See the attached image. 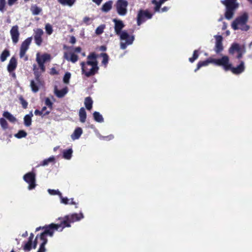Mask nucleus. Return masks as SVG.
<instances>
[{
  "label": "nucleus",
  "mask_w": 252,
  "mask_h": 252,
  "mask_svg": "<svg viewBox=\"0 0 252 252\" xmlns=\"http://www.w3.org/2000/svg\"><path fill=\"white\" fill-rule=\"evenodd\" d=\"M215 37L216 40L215 51L216 53H219L223 50V46L222 44V37L221 35H215Z\"/></svg>",
  "instance_id": "obj_15"
},
{
  "label": "nucleus",
  "mask_w": 252,
  "mask_h": 252,
  "mask_svg": "<svg viewBox=\"0 0 252 252\" xmlns=\"http://www.w3.org/2000/svg\"><path fill=\"white\" fill-rule=\"evenodd\" d=\"M240 50V47L239 44L235 43L233 44L229 50V53L234 54L235 52H239Z\"/></svg>",
  "instance_id": "obj_29"
},
{
  "label": "nucleus",
  "mask_w": 252,
  "mask_h": 252,
  "mask_svg": "<svg viewBox=\"0 0 252 252\" xmlns=\"http://www.w3.org/2000/svg\"><path fill=\"white\" fill-rule=\"evenodd\" d=\"M211 62L217 65L222 66L225 71L229 70L231 68V63L229 62V58L226 56H223L220 59H213Z\"/></svg>",
  "instance_id": "obj_6"
},
{
  "label": "nucleus",
  "mask_w": 252,
  "mask_h": 252,
  "mask_svg": "<svg viewBox=\"0 0 252 252\" xmlns=\"http://www.w3.org/2000/svg\"><path fill=\"white\" fill-rule=\"evenodd\" d=\"M68 49L69 50L68 51L64 53L63 58L67 61L75 63L78 60V57L75 53H80L82 49L80 47L75 48L69 47Z\"/></svg>",
  "instance_id": "obj_5"
},
{
  "label": "nucleus",
  "mask_w": 252,
  "mask_h": 252,
  "mask_svg": "<svg viewBox=\"0 0 252 252\" xmlns=\"http://www.w3.org/2000/svg\"><path fill=\"white\" fill-rule=\"evenodd\" d=\"M55 161V157L54 156H52L47 159H44L42 163L41 164L43 166H45L48 165L50 162H53Z\"/></svg>",
  "instance_id": "obj_37"
},
{
  "label": "nucleus",
  "mask_w": 252,
  "mask_h": 252,
  "mask_svg": "<svg viewBox=\"0 0 252 252\" xmlns=\"http://www.w3.org/2000/svg\"><path fill=\"white\" fill-rule=\"evenodd\" d=\"M63 223L60 224H56L55 223H51L48 225H46L42 227H39L36 229V231H38L40 229H44V231L40 233L39 235H37L34 241V245L32 247L33 248H35L37 244L39 245V249L37 252H45L46 249L45 245L47 242V239L46 235H49L50 237H52L56 230H58V229L62 227Z\"/></svg>",
  "instance_id": "obj_1"
},
{
  "label": "nucleus",
  "mask_w": 252,
  "mask_h": 252,
  "mask_svg": "<svg viewBox=\"0 0 252 252\" xmlns=\"http://www.w3.org/2000/svg\"><path fill=\"white\" fill-rule=\"evenodd\" d=\"M26 136L27 133L23 130L19 131L18 133L14 134V137L18 139L25 137Z\"/></svg>",
  "instance_id": "obj_36"
},
{
  "label": "nucleus",
  "mask_w": 252,
  "mask_h": 252,
  "mask_svg": "<svg viewBox=\"0 0 252 252\" xmlns=\"http://www.w3.org/2000/svg\"><path fill=\"white\" fill-rule=\"evenodd\" d=\"M10 55L9 52L7 50H4L0 55V61L2 62L5 61L8 57Z\"/></svg>",
  "instance_id": "obj_32"
},
{
  "label": "nucleus",
  "mask_w": 252,
  "mask_h": 252,
  "mask_svg": "<svg viewBox=\"0 0 252 252\" xmlns=\"http://www.w3.org/2000/svg\"><path fill=\"white\" fill-rule=\"evenodd\" d=\"M58 1L62 5H67L69 6H72L75 3L76 0H58Z\"/></svg>",
  "instance_id": "obj_30"
},
{
  "label": "nucleus",
  "mask_w": 252,
  "mask_h": 252,
  "mask_svg": "<svg viewBox=\"0 0 252 252\" xmlns=\"http://www.w3.org/2000/svg\"><path fill=\"white\" fill-rule=\"evenodd\" d=\"M45 30L48 35H51L53 32L52 26L49 24H47L45 26Z\"/></svg>",
  "instance_id": "obj_43"
},
{
  "label": "nucleus",
  "mask_w": 252,
  "mask_h": 252,
  "mask_svg": "<svg viewBox=\"0 0 252 252\" xmlns=\"http://www.w3.org/2000/svg\"><path fill=\"white\" fill-rule=\"evenodd\" d=\"M5 3V0H0V11H4Z\"/></svg>",
  "instance_id": "obj_48"
},
{
  "label": "nucleus",
  "mask_w": 252,
  "mask_h": 252,
  "mask_svg": "<svg viewBox=\"0 0 252 252\" xmlns=\"http://www.w3.org/2000/svg\"><path fill=\"white\" fill-rule=\"evenodd\" d=\"M167 0H160L159 1H161V3H164L165 1H167Z\"/></svg>",
  "instance_id": "obj_63"
},
{
  "label": "nucleus",
  "mask_w": 252,
  "mask_h": 252,
  "mask_svg": "<svg viewBox=\"0 0 252 252\" xmlns=\"http://www.w3.org/2000/svg\"><path fill=\"white\" fill-rule=\"evenodd\" d=\"M16 67L17 61L14 57H12L7 65V70L9 72L11 73L16 69Z\"/></svg>",
  "instance_id": "obj_17"
},
{
  "label": "nucleus",
  "mask_w": 252,
  "mask_h": 252,
  "mask_svg": "<svg viewBox=\"0 0 252 252\" xmlns=\"http://www.w3.org/2000/svg\"><path fill=\"white\" fill-rule=\"evenodd\" d=\"M32 247V234H30L28 242L25 244L24 247L25 251H30Z\"/></svg>",
  "instance_id": "obj_33"
},
{
  "label": "nucleus",
  "mask_w": 252,
  "mask_h": 252,
  "mask_svg": "<svg viewBox=\"0 0 252 252\" xmlns=\"http://www.w3.org/2000/svg\"><path fill=\"white\" fill-rule=\"evenodd\" d=\"M76 38L74 36H72L71 37H70V42L71 43V44H75V42H76Z\"/></svg>",
  "instance_id": "obj_50"
},
{
  "label": "nucleus",
  "mask_w": 252,
  "mask_h": 252,
  "mask_svg": "<svg viewBox=\"0 0 252 252\" xmlns=\"http://www.w3.org/2000/svg\"><path fill=\"white\" fill-rule=\"evenodd\" d=\"M245 66L244 63L243 62H241L240 65H239L236 67H233L232 66V64H231V68H230V70L232 71V72L235 74H238L244 71Z\"/></svg>",
  "instance_id": "obj_16"
},
{
  "label": "nucleus",
  "mask_w": 252,
  "mask_h": 252,
  "mask_svg": "<svg viewBox=\"0 0 252 252\" xmlns=\"http://www.w3.org/2000/svg\"><path fill=\"white\" fill-rule=\"evenodd\" d=\"M18 30V27L17 26H15L11 28L10 31L12 42L14 44L17 43L19 41L20 33Z\"/></svg>",
  "instance_id": "obj_12"
},
{
  "label": "nucleus",
  "mask_w": 252,
  "mask_h": 252,
  "mask_svg": "<svg viewBox=\"0 0 252 252\" xmlns=\"http://www.w3.org/2000/svg\"><path fill=\"white\" fill-rule=\"evenodd\" d=\"M221 2L226 6V8L235 10L239 6L237 0H222Z\"/></svg>",
  "instance_id": "obj_13"
},
{
  "label": "nucleus",
  "mask_w": 252,
  "mask_h": 252,
  "mask_svg": "<svg viewBox=\"0 0 252 252\" xmlns=\"http://www.w3.org/2000/svg\"><path fill=\"white\" fill-rule=\"evenodd\" d=\"M34 41L36 44L38 46H40L42 42V35L43 34V32L41 29H37L34 32Z\"/></svg>",
  "instance_id": "obj_14"
},
{
  "label": "nucleus",
  "mask_w": 252,
  "mask_h": 252,
  "mask_svg": "<svg viewBox=\"0 0 252 252\" xmlns=\"http://www.w3.org/2000/svg\"><path fill=\"white\" fill-rule=\"evenodd\" d=\"M101 49L102 50H105L106 49V48H105V47H104V46H101Z\"/></svg>",
  "instance_id": "obj_62"
},
{
  "label": "nucleus",
  "mask_w": 252,
  "mask_h": 252,
  "mask_svg": "<svg viewBox=\"0 0 252 252\" xmlns=\"http://www.w3.org/2000/svg\"><path fill=\"white\" fill-rule=\"evenodd\" d=\"M71 74L69 72H67L65 74L63 77V82L64 83L67 84L69 82V80L70 78Z\"/></svg>",
  "instance_id": "obj_45"
},
{
  "label": "nucleus",
  "mask_w": 252,
  "mask_h": 252,
  "mask_svg": "<svg viewBox=\"0 0 252 252\" xmlns=\"http://www.w3.org/2000/svg\"><path fill=\"white\" fill-rule=\"evenodd\" d=\"M90 20V18L88 17H85L83 19V21L85 23H87Z\"/></svg>",
  "instance_id": "obj_55"
},
{
  "label": "nucleus",
  "mask_w": 252,
  "mask_h": 252,
  "mask_svg": "<svg viewBox=\"0 0 252 252\" xmlns=\"http://www.w3.org/2000/svg\"><path fill=\"white\" fill-rule=\"evenodd\" d=\"M151 19L152 17V14L150 13L147 10H140L137 15V24H140L145 21L144 18Z\"/></svg>",
  "instance_id": "obj_11"
},
{
  "label": "nucleus",
  "mask_w": 252,
  "mask_h": 252,
  "mask_svg": "<svg viewBox=\"0 0 252 252\" xmlns=\"http://www.w3.org/2000/svg\"><path fill=\"white\" fill-rule=\"evenodd\" d=\"M31 42V38H28L25 40L21 45L20 57L21 58H23L25 61H27L28 59L27 57L25 56V53L29 48Z\"/></svg>",
  "instance_id": "obj_10"
},
{
  "label": "nucleus",
  "mask_w": 252,
  "mask_h": 252,
  "mask_svg": "<svg viewBox=\"0 0 252 252\" xmlns=\"http://www.w3.org/2000/svg\"><path fill=\"white\" fill-rule=\"evenodd\" d=\"M79 116L80 122L82 123H84L86 121L87 116L86 112L84 108L82 107L80 108L79 112Z\"/></svg>",
  "instance_id": "obj_23"
},
{
  "label": "nucleus",
  "mask_w": 252,
  "mask_h": 252,
  "mask_svg": "<svg viewBox=\"0 0 252 252\" xmlns=\"http://www.w3.org/2000/svg\"><path fill=\"white\" fill-rule=\"evenodd\" d=\"M17 0H8V3L10 6L12 5Z\"/></svg>",
  "instance_id": "obj_54"
},
{
  "label": "nucleus",
  "mask_w": 252,
  "mask_h": 252,
  "mask_svg": "<svg viewBox=\"0 0 252 252\" xmlns=\"http://www.w3.org/2000/svg\"><path fill=\"white\" fill-rule=\"evenodd\" d=\"M60 198L61 199V202L64 204H73V205H76V203L73 201V199L71 198L70 199H68L67 197H63L61 195L60 196Z\"/></svg>",
  "instance_id": "obj_25"
},
{
  "label": "nucleus",
  "mask_w": 252,
  "mask_h": 252,
  "mask_svg": "<svg viewBox=\"0 0 252 252\" xmlns=\"http://www.w3.org/2000/svg\"><path fill=\"white\" fill-rule=\"evenodd\" d=\"M234 10H235L232 9L226 8L225 16V18L229 20L232 18L234 14Z\"/></svg>",
  "instance_id": "obj_34"
},
{
  "label": "nucleus",
  "mask_w": 252,
  "mask_h": 252,
  "mask_svg": "<svg viewBox=\"0 0 252 252\" xmlns=\"http://www.w3.org/2000/svg\"><path fill=\"white\" fill-rule=\"evenodd\" d=\"M52 74H56V73H57V71H56V70H55V68H53L52 69Z\"/></svg>",
  "instance_id": "obj_58"
},
{
  "label": "nucleus",
  "mask_w": 252,
  "mask_h": 252,
  "mask_svg": "<svg viewBox=\"0 0 252 252\" xmlns=\"http://www.w3.org/2000/svg\"><path fill=\"white\" fill-rule=\"evenodd\" d=\"M100 55L103 58L102 63L106 66L108 62V56L106 53H101Z\"/></svg>",
  "instance_id": "obj_42"
},
{
  "label": "nucleus",
  "mask_w": 252,
  "mask_h": 252,
  "mask_svg": "<svg viewBox=\"0 0 252 252\" xmlns=\"http://www.w3.org/2000/svg\"><path fill=\"white\" fill-rule=\"evenodd\" d=\"M84 216L82 213L80 214H73L71 216H68L66 217V220H64L63 224L65 225V226L70 227V225L68 223V221L69 222H73L79 220L83 218Z\"/></svg>",
  "instance_id": "obj_9"
},
{
  "label": "nucleus",
  "mask_w": 252,
  "mask_h": 252,
  "mask_svg": "<svg viewBox=\"0 0 252 252\" xmlns=\"http://www.w3.org/2000/svg\"><path fill=\"white\" fill-rule=\"evenodd\" d=\"M32 112H30L29 114L26 115L24 117V124L26 126H30L31 124Z\"/></svg>",
  "instance_id": "obj_35"
},
{
  "label": "nucleus",
  "mask_w": 252,
  "mask_h": 252,
  "mask_svg": "<svg viewBox=\"0 0 252 252\" xmlns=\"http://www.w3.org/2000/svg\"><path fill=\"white\" fill-rule=\"evenodd\" d=\"M45 103H46V105L47 106H49V107H51L52 106V103L51 102L50 99L48 98L46 99Z\"/></svg>",
  "instance_id": "obj_49"
},
{
  "label": "nucleus",
  "mask_w": 252,
  "mask_h": 252,
  "mask_svg": "<svg viewBox=\"0 0 252 252\" xmlns=\"http://www.w3.org/2000/svg\"><path fill=\"white\" fill-rule=\"evenodd\" d=\"M249 15L248 13L244 12L241 15L237 17L232 23L231 27L234 30H241L247 31L249 29V26L247 25Z\"/></svg>",
  "instance_id": "obj_4"
},
{
  "label": "nucleus",
  "mask_w": 252,
  "mask_h": 252,
  "mask_svg": "<svg viewBox=\"0 0 252 252\" xmlns=\"http://www.w3.org/2000/svg\"><path fill=\"white\" fill-rule=\"evenodd\" d=\"M212 58H210L206 61H204L203 62H199L197 66V68L195 69L194 71L196 72L197 70H198L201 67L207 66L209 64V63H212L211 61L212 60Z\"/></svg>",
  "instance_id": "obj_26"
},
{
  "label": "nucleus",
  "mask_w": 252,
  "mask_h": 252,
  "mask_svg": "<svg viewBox=\"0 0 252 252\" xmlns=\"http://www.w3.org/2000/svg\"><path fill=\"white\" fill-rule=\"evenodd\" d=\"M238 53H239V54H238V56H237V58H238V59H240V58H241V57H242V54L241 53V51H240V52H238Z\"/></svg>",
  "instance_id": "obj_59"
},
{
  "label": "nucleus",
  "mask_w": 252,
  "mask_h": 252,
  "mask_svg": "<svg viewBox=\"0 0 252 252\" xmlns=\"http://www.w3.org/2000/svg\"><path fill=\"white\" fill-rule=\"evenodd\" d=\"M51 58L50 55L48 54H40L39 53H37L36 60L38 64L40 72H43L45 70L44 63L50 61Z\"/></svg>",
  "instance_id": "obj_8"
},
{
  "label": "nucleus",
  "mask_w": 252,
  "mask_h": 252,
  "mask_svg": "<svg viewBox=\"0 0 252 252\" xmlns=\"http://www.w3.org/2000/svg\"><path fill=\"white\" fill-rule=\"evenodd\" d=\"M97 56L94 53H91L87 57L86 63L82 62L81 65L82 71L87 77L94 75L98 70L97 66Z\"/></svg>",
  "instance_id": "obj_3"
},
{
  "label": "nucleus",
  "mask_w": 252,
  "mask_h": 252,
  "mask_svg": "<svg viewBox=\"0 0 252 252\" xmlns=\"http://www.w3.org/2000/svg\"><path fill=\"white\" fill-rule=\"evenodd\" d=\"M152 3L155 4L156 6L155 7V10L156 12H158L159 11V8L161 5L163 4V3H161L160 1H157L156 0H153Z\"/></svg>",
  "instance_id": "obj_38"
},
{
  "label": "nucleus",
  "mask_w": 252,
  "mask_h": 252,
  "mask_svg": "<svg viewBox=\"0 0 252 252\" xmlns=\"http://www.w3.org/2000/svg\"><path fill=\"white\" fill-rule=\"evenodd\" d=\"M73 151L71 149L65 150L63 151V157L66 159H70L72 157Z\"/></svg>",
  "instance_id": "obj_27"
},
{
  "label": "nucleus",
  "mask_w": 252,
  "mask_h": 252,
  "mask_svg": "<svg viewBox=\"0 0 252 252\" xmlns=\"http://www.w3.org/2000/svg\"><path fill=\"white\" fill-rule=\"evenodd\" d=\"M45 109V107H43L42 110L41 111H39L38 110H35L34 112V114L35 115H45V114H47L49 113V111L44 112V109Z\"/></svg>",
  "instance_id": "obj_46"
},
{
  "label": "nucleus",
  "mask_w": 252,
  "mask_h": 252,
  "mask_svg": "<svg viewBox=\"0 0 252 252\" xmlns=\"http://www.w3.org/2000/svg\"><path fill=\"white\" fill-rule=\"evenodd\" d=\"M105 26L104 25H101L99 26H98L96 29L95 30V33L97 35L101 34L103 33L104 29L105 28Z\"/></svg>",
  "instance_id": "obj_39"
},
{
  "label": "nucleus",
  "mask_w": 252,
  "mask_h": 252,
  "mask_svg": "<svg viewBox=\"0 0 252 252\" xmlns=\"http://www.w3.org/2000/svg\"><path fill=\"white\" fill-rule=\"evenodd\" d=\"M32 189L35 187V175L32 172Z\"/></svg>",
  "instance_id": "obj_51"
},
{
  "label": "nucleus",
  "mask_w": 252,
  "mask_h": 252,
  "mask_svg": "<svg viewBox=\"0 0 252 252\" xmlns=\"http://www.w3.org/2000/svg\"><path fill=\"white\" fill-rule=\"evenodd\" d=\"M198 57V54L197 53V50H194L193 52V57L196 60L197 59Z\"/></svg>",
  "instance_id": "obj_52"
},
{
  "label": "nucleus",
  "mask_w": 252,
  "mask_h": 252,
  "mask_svg": "<svg viewBox=\"0 0 252 252\" xmlns=\"http://www.w3.org/2000/svg\"><path fill=\"white\" fill-rule=\"evenodd\" d=\"M48 192L51 195H56L58 194L60 196L62 194V193L60 192V191L59 190H55V189H49L48 190Z\"/></svg>",
  "instance_id": "obj_44"
},
{
  "label": "nucleus",
  "mask_w": 252,
  "mask_h": 252,
  "mask_svg": "<svg viewBox=\"0 0 252 252\" xmlns=\"http://www.w3.org/2000/svg\"><path fill=\"white\" fill-rule=\"evenodd\" d=\"M82 55L83 57H85L86 56V54L85 52L82 53Z\"/></svg>",
  "instance_id": "obj_64"
},
{
  "label": "nucleus",
  "mask_w": 252,
  "mask_h": 252,
  "mask_svg": "<svg viewBox=\"0 0 252 252\" xmlns=\"http://www.w3.org/2000/svg\"><path fill=\"white\" fill-rule=\"evenodd\" d=\"M82 133V129L80 127H78L75 129L74 132L71 135V138L73 140L78 139Z\"/></svg>",
  "instance_id": "obj_20"
},
{
  "label": "nucleus",
  "mask_w": 252,
  "mask_h": 252,
  "mask_svg": "<svg viewBox=\"0 0 252 252\" xmlns=\"http://www.w3.org/2000/svg\"><path fill=\"white\" fill-rule=\"evenodd\" d=\"M168 10V8L167 7H164L161 9L162 12H165L167 11Z\"/></svg>",
  "instance_id": "obj_56"
},
{
  "label": "nucleus",
  "mask_w": 252,
  "mask_h": 252,
  "mask_svg": "<svg viewBox=\"0 0 252 252\" xmlns=\"http://www.w3.org/2000/svg\"><path fill=\"white\" fill-rule=\"evenodd\" d=\"M93 115L94 119L95 121L99 123H102L103 122V118L102 116L99 112H94Z\"/></svg>",
  "instance_id": "obj_31"
},
{
  "label": "nucleus",
  "mask_w": 252,
  "mask_h": 252,
  "mask_svg": "<svg viewBox=\"0 0 252 252\" xmlns=\"http://www.w3.org/2000/svg\"><path fill=\"white\" fill-rule=\"evenodd\" d=\"M195 60V59L192 57V58H190L189 59V62H190L191 63H192Z\"/></svg>",
  "instance_id": "obj_57"
},
{
  "label": "nucleus",
  "mask_w": 252,
  "mask_h": 252,
  "mask_svg": "<svg viewBox=\"0 0 252 252\" xmlns=\"http://www.w3.org/2000/svg\"><path fill=\"white\" fill-rule=\"evenodd\" d=\"M19 100L20 101V102H21V104L23 106V107L24 108H26L27 107V106H28L27 102L26 101H25L24 100V99L23 98V97L21 96H20L19 97Z\"/></svg>",
  "instance_id": "obj_47"
},
{
  "label": "nucleus",
  "mask_w": 252,
  "mask_h": 252,
  "mask_svg": "<svg viewBox=\"0 0 252 252\" xmlns=\"http://www.w3.org/2000/svg\"><path fill=\"white\" fill-rule=\"evenodd\" d=\"M93 100L90 97H87L85 99L84 104L85 106L88 110H90L92 108Z\"/></svg>",
  "instance_id": "obj_28"
},
{
  "label": "nucleus",
  "mask_w": 252,
  "mask_h": 252,
  "mask_svg": "<svg viewBox=\"0 0 252 252\" xmlns=\"http://www.w3.org/2000/svg\"><path fill=\"white\" fill-rule=\"evenodd\" d=\"M3 116L12 123H14L17 121L16 118L8 112H4L3 113Z\"/></svg>",
  "instance_id": "obj_24"
},
{
  "label": "nucleus",
  "mask_w": 252,
  "mask_h": 252,
  "mask_svg": "<svg viewBox=\"0 0 252 252\" xmlns=\"http://www.w3.org/2000/svg\"><path fill=\"white\" fill-rule=\"evenodd\" d=\"M28 235V233L27 232H26L25 233L23 234H22V236L23 237H26Z\"/></svg>",
  "instance_id": "obj_61"
},
{
  "label": "nucleus",
  "mask_w": 252,
  "mask_h": 252,
  "mask_svg": "<svg viewBox=\"0 0 252 252\" xmlns=\"http://www.w3.org/2000/svg\"><path fill=\"white\" fill-rule=\"evenodd\" d=\"M36 81H37L36 83L32 81V92H37L38 91L39 89L40 88L43 86L42 82L40 80V79L38 77L36 78Z\"/></svg>",
  "instance_id": "obj_18"
},
{
  "label": "nucleus",
  "mask_w": 252,
  "mask_h": 252,
  "mask_svg": "<svg viewBox=\"0 0 252 252\" xmlns=\"http://www.w3.org/2000/svg\"><path fill=\"white\" fill-rule=\"evenodd\" d=\"M54 92L56 95L59 97H63L67 92V88H63L62 90H58L57 88H55Z\"/></svg>",
  "instance_id": "obj_21"
},
{
  "label": "nucleus",
  "mask_w": 252,
  "mask_h": 252,
  "mask_svg": "<svg viewBox=\"0 0 252 252\" xmlns=\"http://www.w3.org/2000/svg\"><path fill=\"white\" fill-rule=\"evenodd\" d=\"M103 0H92V1L96 3L97 5H99Z\"/></svg>",
  "instance_id": "obj_53"
},
{
  "label": "nucleus",
  "mask_w": 252,
  "mask_h": 252,
  "mask_svg": "<svg viewBox=\"0 0 252 252\" xmlns=\"http://www.w3.org/2000/svg\"><path fill=\"white\" fill-rule=\"evenodd\" d=\"M0 125L3 129H5L8 128V124L3 118H0Z\"/></svg>",
  "instance_id": "obj_41"
},
{
  "label": "nucleus",
  "mask_w": 252,
  "mask_h": 252,
  "mask_svg": "<svg viewBox=\"0 0 252 252\" xmlns=\"http://www.w3.org/2000/svg\"><path fill=\"white\" fill-rule=\"evenodd\" d=\"M23 179L25 182L29 184L28 189L30 190L32 189V173H27L24 176Z\"/></svg>",
  "instance_id": "obj_22"
},
{
  "label": "nucleus",
  "mask_w": 252,
  "mask_h": 252,
  "mask_svg": "<svg viewBox=\"0 0 252 252\" xmlns=\"http://www.w3.org/2000/svg\"><path fill=\"white\" fill-rule=\"evenodd\" d=\"M113 137H114L112 135H110L108 136V137H107V138H108V140H110V139H112Z\"/></svg>",
  "instance_id": "obj_60"
},
{
  "label": "nucleus",
  "mask_w": 252,
  "mask_h": 252,
  "mask_svg": "<svg viewBox=\"0 0 252 252\" xmlns=\"http://www.w3.org/2000/svg\"><path fill=\"white\" fill-rule=\"evenodd\" d=\"M42 11V8L37 6L32 7V14L38 15Z\"/></svg>",
  "instance_id": "obj_40"
},
{
  "label": "nucleus",
  "mask_w": 252,
  "mask_h": 252,
  "mask_svg": "<svg viewBox=\"0 0 252 252\" xmlns=\"http://www.w3.org/2000/svg\"><path fill=\"white\" fill-rule=\"evenodd\" d=\"M128 2L126 0H117L115 6L118 14L121 16H125L127 12V7Z\"/></svg>",
  "instance_id": "obj_7"
},
{
  "label": "nucleus",
  "mask_w": 252,
  "mask_h": 252,
  "mask_svg": "<svg viewBox=\"0 0 252 252\" xmlns=\"http://www.w3.org/2000/svg\"><path fill=\"white\" fill-rule=\"evenodd\" d=\"M113 1L112 0H109L105 3H104L101 7V10L104 12H107L110 11L112 7Z\"/></svg>",
  "instance_id": "obj_19"
},
{
  "label": "nucleus",
  "mask_w": 252,
  "mask_h": 252,
  "mask_svg": "<svg viewBox=\"0 0 252 252\" xmlns=\"http://www.w3.org/2000/svg\"><path fill=\"white\" fill-rule=\"evenodd\" d=\"M115 23V32L116 34L120 35L121 42L120 43L121 48L125 49L127 46L131 45L134 40V36L130 35L126 31L121 32L125 25L121 20L116 19L113 20Z\"/></svg>",
  "instance_id": "obj_2"
}]
</instances>
